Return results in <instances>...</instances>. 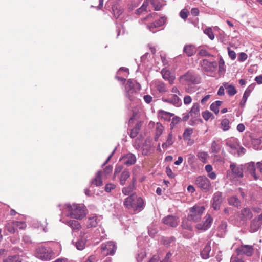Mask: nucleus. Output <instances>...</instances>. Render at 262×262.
<instances>
[{"label": "nucleus", "instance_id": "12", "mask_svg": "<svg viewBox=\"0 0 262 262\" xmlns=\"http://www.w3.org/2000/svg\"><path fill=\"white\" fill-rule=\"evenodd\" d=\"M205 221L202 223L198 224L196 228L198 230L206 231L208 229L211 225L213 219L209 214H207L204 217Z\"/></svg>", "mask_w": 262, "mask_h": 262}, {"label": "nucleus", "instance_id": "40", "mask_svg": "<svg viewBox=\"0 0 262 262\" xmlns=\"http://www.w3.org/2000/svg\"><path fill=\"white\" fill-rule=\"evenodd\" d=\"M222 103L223 102L222 101H216L210 105L211 110L215 114H218L219 112V107L222 105Z\"/></svg>", "mask_w": 262, "mask_h": 262}, {"label": "nucleus", "instance_id": "62", "mask_svg": "<svg viewBox=\"0 0 262 262\" xmlns=\"http://www.w3.org/2000/svg\"><path fill=\"white\" fill-rule=\"evenodd\" d=\"M166 173L168 177L170 178H173L175 177L174 174L173 173L172 170L169 166H167L166 168Z\"/></svg>", "mask_w": 262, "mask_h": 262}, {"label": "nucleus", "instance_id": "2", "mask_svg": "<svg viewBox=\"0 0 262 262\" xmlns=\"http://www.w3.org/2000/svg\"><path fill=\"white\" fill-rule=\"evenodd\" d=\"M67 209V216L77 220H81L86 216V209L83 204L73 203L65 204Z\"/></svg>", "mask_w": 262, "mask_h": 262}, {"label": "nucleus", "instance_id": "28", "mask_svg": "<svg viewBox=\"0 0 262 262\" xmlns=\"http://www.w3.org/2000/svg\"><path fill=\"white\" fill-rule=\"evenodd\" d=\"M163 100L174 105L178 104L179 101V98L176 94H170L168 98H163Z\"/></svg>", "mask_w": 262, "mask_h": 262}, {"label": "nucleus", "instance_id": "38", "mask_svg": "<svg viewBox=\"0 0 262 262\" xmlns=\"http://www.w3.org/2000/svg\"><path fill=\"white\" fill-rule=\"evenodd\" d=\"M47 224L45 222V224H41L38 221L34 223V228L36 229L38 231L47 232L48 230L46 228Z\"/></svg>", "mask_w": 262, "mask_h": 262}, {"label": "nucleus", "instance_id": "49", "mask_svg": "<svg viewBox=\"0 0 262 262\" xmlns=\"http://www.w3.org/2000/svg\"><path fill=\"white\" fill-rule=\"evenodd\" d=\"M204 33L207 35L209 37V38L211 39V40H213L214 38V34L213 33V31H212V28H210V27H208L207 28H206L204 30Z\"/></svg>", "mask_w": 262, "mask_h": 262}, {"label": "nucleus", "instance_id": "33", "mask_svg": "<svg viewBox=\"0 0 262 262\" xmlns=\"http://www.w3.org/2000/svg\"><path fill=\"white\" fill-rule=\"evenodd\" d=\"M101 177H103L101 175V171H98L95 178L92 180V183L97 186H101L102 185Z\"/></svg>", "mask_w": 262, "mask_h": 262}, {"label": "nucleus", "instance_id": "45", "mask_svg": "<svg viewBox=\"0 0 262 262\" xmlns=\"http://www.w3.org/2000/svg\"><path fill=\"white\" fill-rule=\"evenodd\" d=\"M221 127L224 131L228 130L230 128V122L227 119H223L221 123Z\"/></svg>", "mask_w": 262, "mask_h": 262}, {"label": "nucleus", "instance_id": "53", "mask_svg": "<svg viewBox=\"0 0 262 262\" xmlns=\"http://www.w3.org/2000/svg\"><path fill=\"white\" fill-rule=\"evenodd\" d=\"M146 256V253L144 250H141L137 254L136 259L137 262H141Z\"/></svg>", "mask_w": 262, "mask_h": 262}, {"label": "nucleus", "instance_id": "54", "mask_svg": "<svg viewBox=\"0 0 262 262\" xmlns=\"http://www.w3.org/2000/svg\"><path fill=\"white\" fill-rule=\"evenodd\" d=\"M180 118L177 116H175L172 118V121L170 124L171 129H172L174 127L175 125L180 122Z\"/></svg>", "mask_w": 262, "mask_h": 262}, {"label": "nucleus", "instance_id": "29", "mask_svg": "<svg viewBox=\"0 0 262 262\" xmlns=\"http://www.w3.org/2000/svg\"><path fill=\"white\" fill-rule=\"evenodd\" d=\"M72 243L78 250H82L85 248L86 240L84 238H80L75 242L73 241Z\"/></svg>", "mask_w": 262, "mask_h": 262}, {"label": "nucleus", "instance_id": "36", "mask_svg": "<svg viewBox=\"0 0 262 262\" xmlns=\"http://www.w3.org/2000/svg\"><path fill=\"white\" fill-rule=\"evenodd\" d=\"M228 203L230 205L236 207L241 206V201L236 196H232L228 199Z\"/></svg>", "mask_w": 262, "mask_h": 262}, {"label": "nucleus", "instance_id": "34", "mask_svg": "<svg viewBox=\"0 0 262 262\" xmlns=\"http://www.w3.org/2000/svg\"><path fill=\"white\" fill-rule=\"evenodd\" d=\"M3 262H21V259L18 255H13L4 258Z\"/></svg>", "mask_w": 262, "mask_h": 262}, {"label": "nucleus", "instance_id": "48", "mask_svg": "<svg viewBox=\"0 0 262 262\" xmlns=\"http://www.w3.org/2000/svg\"><path fill=\"white\" fill-rule=\"evenodd\" d=\"M158 15L156 13H152L148 15L146 17H144L142 21H153L155 18H157Z\"/></svg>", "mask_w": 262, "mask_h": 262}, {"label": "nucleus", "instance_id": "17", "mask_svg": "<svg viewBox=\"0 0 262 262\" xmlns=\"http://www.w3.org/2000/svg\"><path fill=\"white\" fill-rule=\"evenodd\" d=\"M60 221L67 225L73 230H79L81 228L80 224L76 220L61 219Z\"/></svg>", "mask_w": 262, "mask_h": 262}, {"label": "nucleus", "instance_id": "13", "mask_svg": "<svg viewBox=\"0 0 262 262\" xmlns=\"http://www.w3.org/2000/svg\"><path fill=\"white\" fill-rule=\"evenodd\" d=\"M202 68L206 72H213L217 67V64L215 61H209L207 59H203L201 62Z\"/></svg>", "mask_w": 262, "mask_h": 262}, {"label": "nucleus", "instance_id": "56", "mask_svg": "<svg viewBox=\"0 0 262 262\" xmlns=\"http://www.w3.org/2000/svg\"><path fill=\"white\" fill-rule=\"evenodd\" d=\"M199 55L201 56H207V57H212L213 56L210 54L205 49H200L199 52Z\"/></svg>", "mask_w": 262, "mask_h": 262}, {"label": "nucleus", "instance_id": "16", "mask_svg": "<svg viewBox=\"0 0 262 262\" xmlns=\"http://www.w3.org/2000/svg\"><path fill=\"white\" fill-rule=\"evenodd\" d=\"M162 221L164 224L172 227L177 226L179 222L178 218L172 215H168L164 217Z\"/></svg>", "mask_w": 262, "mask_h": 262}, {"label": "nucleus", "instance_id": "26", "mask_svg": "<svg viewBox=\"0 0 262 262\" xmlns=\"http://www.w3.org/2000/svg\"><path fill=\"white\" fill-rule=\"evenodd\" d=\"M130 172L128 170H123L121 173L119 177L120 184L121 185H124L126 183V181L130 177Z\"/></svg>", "mask_w": 262, "mask_h": 262}, {"label": "nucleus", "instance_id": "9", "mask_svg": "<svg viewBox=\"0 0 262 262\" xmlns=\"http://www.w3.org/2000/svg\"><path fill=\"white\" fill-rule=\"evenodd\" d=\"M35 256L43 260H50L52 257V253L43 246L38 247L36 249Z\"/></svg>", "mask_w": 262, "mask_h": 262}, {"label": "nucleus", "instance_id": "31", "mask_svg": "<svg viewBox=\"0 0 262 262\" xmlns=\"http://www.w3.org/2000/svg\"><path fill=\"white\" fill-rule=\"evenodd\" d=\"M164 127L160 123L157 122L156 124L155 140L158 141L159 137L163 133Z\"/></svg>", "mask_w": 262, "mask_h": 262}, {"label": "nucleus", "instance_id": "3", "mask_svg": "<svg viewBox=\"0 0 262 262\" xmlns=\"http://www.w3.org/2000/svg\"><path fill=\"white\" fill-rule=\"evenodd\" d=\"M140 85L133 79H129L125 85L126 96L131 101L137 99L139 95Z\"/></svg>", "mask_w": 262, "mask_h": 262}, {"label": "nucleus", "instance_id": "8", "mask_svg": "<svg viewBox=\"0 0 262 262\" xmlns=\"http://www.w3.org/2000/svg\"><path fill=\"white\" fill-rule=\"evenodd\" d=\"M117 246L115 243L112 241L107 242L101 245L102 252L105 256L114 255Z\"/></svg>", "mask_w": 262, "mask_h": 262}, {"label": "nucleus", "instance_id": "47", "mask_svg": "<svg viewBox=\"0 0 262 262\" xmlns=\"http://www.w3.org/2000/svg\"><path fill=\"white\" fill-rule=\"evenodd\" d=\"M113 170V167L112 166H106L103 170V171H101V175L102 177H106L110 175Z\"/></svg>", "mask_w": 262, "mask_h": 262}, {"label": "nucleus", "instance_id": "1", "mask_svg": "<svg viewBox=\"0 0 262 262\" xmlns=\"http://www.w3.org/2000/svg\"><path fill=\"white\" fill-rule=\"evenodd\" d=\"M123 205L128 209L137 212L142 211L145 206L143 199L137 196L136 193L131 194L127 197L124 201Z\"/></svg>", "mask_w": 262, "mask_h": 262}, {"label": "nucleus", "instance_id": "39", "mask_svg": "<svg viewBox=\"0 0 262 262\" xmlns=\"http://www.w3.org/2000/svg\"><path fill=\"white\" fill-rule=\"evenodd\" d=\"M197 157L202 163H206L207 162L209 155L205 151H199L197 154Z\"/></svg>", "mask_w": 262, "mask_h": 262}, {"label": "nucleus", "instance_id": "43", "mask_svg": "<svg viewBox=\"0 0 262 262\" xmlns=\"http://www.w3.org/2000/svg\"><path fill=\"white\" fill-rule=\"evenodd\" d=\"M193 133V129L190 128H187L185 130L183 134L184 140L190 141L191 136Z\"/></svg>", "mask_w": 262, "mask_h": 262}, {"label": "nucleus", "instance_id": "58", "mask_svg": "<svg viewBox=\"0 0 262 262\" xmlns=\"http://www.w3.org/2000/svg\"><path fill=\"white\" fill-rule=\"evenodd\" d=\"M227 50L229 56L232 60H234L236 57L235 52L233 50H232L229 47H228Z\"/></svg>", "mask_w": 262, "mask_h": 262}, {"label": "nucleus", "instance_id": "15", "mask_svg": "<svg viewBox=\"0 0 262 262\" xmlns=\"http://www.w3.org/2000/svg\"><path fill=\"white\" fill-rule=\"evenodd\" d=\"M136 179L135 178H132V182L127 186L124 187L122 189V192L125 195H130L134 193L133 191L136 188Z\"/></svg>", "mask_w": 262, "mask_h": 262}, {"label": "nucleus", "instance_id": "27", "mask_svg": "<svg viewBox=\"0 0 262 262\" xmlns=\"http://www.w3.org/2000/svg\"><path fill=\"white\" fill-rule=\"evenodd\" d=\"M227 223L225 221H222L217 228V234L221 237L223 236L227 231Z\"/></svg>", "mask_w": 262, "mask_h": 262}, {"label": "nucleus", "instance_id": "6", "mask_svg": "<svg viewBox=\"0 0 262 262\" xmlns=\"http://www.w3.org/2000/svg\"><path fill=\"white\" fill-rule=\"evenodd\" d=\"M195 184L202 191L206 192L210 190L211 186L210 180L205 176L198 177Z\"/></svg>", "mask_w": 262, "mask_h": 262}, {"label": "nucleus", "instance_id": "7", "mask_svg": "<svg viewBox=\"0 0 262 262\" xmlns=\"http://www.w3.org/2000/svg\"><path fill=\"white\" fill-rule=\"evenodd\" d=\"M235 251L237 255L251 257L254 252V245H246L242 243L241 245L236 248Z\"/></svg>", "mask_w": 262, "mask_h": 262}, {"label": "nucleus", "instance_id": "25", "mask_svg": "<svg viewBox=\"0 0 262 262\" xmlns=\"http://www.w3.org/2000/svg\"><path fill=\"white\" fill-rule=\"evenodd\" d=\"M98 223L97 216L95 215H93L92 216L89 217L88 221H86V227L87 228L95 227Z\"/></svg>", "mask_w": 262, "mask_h": 262}, {"label": "nucleus", "instance_id": "18", "mask_svg": "<svg viewBox=\"0 0 262 262\" xmlns=\"http://www.w3.org/2000/svg\"><path fill=\"white\" fill-rule=\"evenodd\" d=\"M244 166V169H246L247 172L251 174L255 180L258 178V176L256 174V168L254 162H251L246 163Z\"/></svg>", "mask_w": 262, "mask_h": 262}, {"label": "nucleus", "instance_id": "10", "mask_svg": "<svg viewBox=\"0 0 262 262\" xmlns=\"http://www.w3.org/2000/svg\"><path fill=\"white\" fill-rule=\"evenodd\" d=\"M223 199L222 197V193L220 191L215 192L211 200V205L214 210H218L220 209L221 205L222 203Z\"/></svg>", "mask_w": 262, "mask_h": 262}, {"label": "nucleus", "instance_id": "46", "mask_svg": "<svg viewBox=\"0 0 262 262\" xmlns=\"http://www.w3.org/2000/svg\"><path fill=\"white\" fill-rule=\"evenodd\" d=\"M190 115H197L200 113V105L198 103H195L193 104V106L192 107L190 111Z\"/></svg>", "mask_w": 262, "mask_h": 262}, {"label": "nucleus", "instance_id": "42", "mask_svg": "<svg viewBox=\"0 0 262 262\" xmlns=\"http://www.w3.org/2000/svg\"><path fill=\"white\" fill-rule=\"evenodd\" d=\"M16 226L15 222L9 223L5 226V230L8 231L11 234H14L15 232Z\"/></svg>", "mask_w": 262, "mask_h": 262}, {"label": "nucleus", "instance_id": "41", "mask_svg": "<svg viewBox=\"0 0 262 262\" xmlns=\"http://www.w3.org/2000/svg\"><path fill=\"white\" fill-rule=\"evenodd\" d=\"M260 224L258 220H253L250 225V232H255L258 231L259 229Z\"/></svg>", "mask_w": 262, "mask_h": 262}, {"label": "nucleus", "instance_id": "20", "mask_svg": "<svg viewBox=\"0 0 262 262\" xmlns=\"http://www.w3.org/2000/svg\"><path fill=\"white\" fill-rule=\"evenodd\" d=\"M211 250L210 242H208L201 252V256L203 259H208Z\"/></svg>", "mask_w": 262, "mask_h": 262}, {"label": "nucleus", "instance_id": "30", "mask_svg": "<svg viewBox=\"0 0 262 262\" xmlns=\"http://www.w3.org/2000/svg\"><path fill=\"white\" fill-rule=\"evenodd\" d=\"M174 138L173 137L172 133L171 132L168 134L166 141L162 144V146L163 148L166 149L171 146L174 143Z\"/></svg>", "mask_w": 262, "mask_h": 262}, {"label": "nucleus", "instance_id": "63", "mask_svg": "<svg viewBox=\"0 0 262 262\" xmlns=\"http://www.w3.org/2000/svg\"><path fill=\"white\" fill-rule=\"evenodd\" d=\"M15 225L16 227L19 228L20 229H23L26 226V224L24 222L19 221H15Z\"/></svg>", "mask_w": 262, "mask_h": 262}, {"label": "nucleus", "instance_id": "23", "mask_svg": "<svg viewBox=\"0 0 262 262\" xmlns=\"http://www.w3.org/2000/svg\"><path fill=\"white\" fill-rule=\"evenodd\" d=\"M184 53L188 57L193 55L196 52V48L194 45H188L184 47Z\"/></svg>", "mask_w": 262, "mask_h": 262}, {"label": "nucleus", "instance_id": "19", "mask_svg": "<svg viewBox=\"0 0 262 262\" xmlns=\"http://www.w3.org/2000/svg\"><path fill=\"white\" fill-rule=\"evenodd\" d=\"M166 18L164 17H162L159 18L158 20H156L149 25L147 27L150 31H153V29L156 28H158L163 25L166 21Z\"/></svg>", "mask_w": 262, "mask_h": 262}, {"label": "nucleus", "instance_id": "55", "mask_svg": "<svg viewBox=\"0 0 262 262\" xmlns=\"http://www.w3.org/2000/svg\"><path fill=\"white\" fill-rule=\"evenodd\" d=\"M189 13V12L188 10L184 8L181 11L180 16L182 19H186L187 18Z\"/></svg>", "mask_w": 262, "mask_h": 262}, {"label": "nucleus", "instance_id": "4", "mask_svg": "<svg viewBox=\"0 0 262 262\" xmlns=\"http://www.w3.org/2000/svg\"><path fill=\"white\" fill-rule=\"evenodd\" d=\"M200 77L194 72L188 71L180 77L181 82L185 85L196 84L200 82Z\"/></svg>", "mask_w": 262, "mask_h": 262}, {"label": "nucleus", "instance_id": "51", "mask_svg": "<svg viewBox=\"0 0 262 262\" xmlns=\"http://www.w3.org/2000/svg\"><path fill=\"white\" fill-rule=\"evenodd\" d=\"M174 237H164L162 239L163 244L166 246H168L172 242L174 241Z\"/></svg>", "mask_w": 262, "mask_h": 262}, {"label": "nucleus", "instance_id": "35", "mask_svg": "<svg viewBox=\"0 0 262 262\" xmlns=\"http://www.w3.org/2000/svg\"><path fill=\"white\" fill-rule=\"evenodd\" d=\"M241 214L244 219H251L253 216L251 211L248 208H243L241 210Z\"/></svg>", "mask_w": 262, "mask_h": 262}, {"label": "nucleus", "instance_id": "44", "mask_svg": "<svg viewBox=\"0 0 262 262\" xmlns=\"http://www.w3.org/2000/svg\"><path fill=\"white\" fill-rule=\"evenodd\" d=\"M156 88L160 93H164L167 91L166 86L162 82H158L156 84Z\"/></svg>", "mask_w": 262, "mask_h": 262}, {"label": "nucleus", "instance_id": "37", "mask_svg": "<svg viewBox=\"0 0 262 262\" xmlns=\"http://www.w3.org/2000/svg\"><path fill=\"white\" fill-rule=\"evenodd\" d=\"M190 221H192L190 220V219H188V217H187V218L183 219L181 225L182 227L185 229L192 230V226Z\"/></svg>", "mask_w": 262, "mask_h": 262}, {"label": "nucleus", "instance_id": "57", "mask_svg": "<svg viewBox=\"0 0 262 262\" xmlns=\"http://www.w3.org/2000/svg\"><path fill=\"white\" fill-rule=\"evenodd\" d=\"M199 116H194L190 120L189 124L191 125H194L198 124L199 122H202V120L201 119L196 118Z\"/></svg>", "mask_w": 262, "mask_h": 262}, {"label": "nucleus", "instance_id": "5", "mask_svg": "<svg viewBox=\"0 0 262 262\" xmlns=\"http://www.w3.org/2000/svg\"><path fill=\"white\" fill-rule=\"evenodd\" d=\"M205 210V208L202 206H194L190 208L188 215V219L192 221L197 222L202 217V214Z\"/></svg>", "mask_w": 262, "mask_h": 262}, {"label": "nucleus", "instance_id": "64", "mask_svg": "<svg viewBox=\"0 0 262 262\" xmlns=\"http://www.w3.org/2000/svg\"><path fill=\"white\" fill-rule=\"evenodd\" d=\"M139 132V130H138L136 128L134 127L130 130V137L132 138H134L136 137L137 136V135L138 134Z\"/></svg>", "mask_w": 262, "mask_h": 262}, {"label": "nucleus", "instance_id": "59", "mask_svg": "<svg viewBox=\"0 0 262 262\" xmlns=\"http://www.w3.org/2000/svg\"><path fill=\"white\" fill-rule=\"evenodd\" d=\"M115 187H116V185L113 184H112V183L107 184L105 186V190L107 192H110L112 190L115 189Z\"/></svg>", "mask_w": 262, "mask_h": 262}, {"label": "nucleus", "instance_id": "52", "mask_svg": "<svg viewBox=\"0 0 262 262\" xmlns=\"http://www.w3.org/2000/svg\"><path fill=\"white\" fill-rule=\"evenodd\" d=\"M250 90L248 88H247L246 89V90L245 91V92H244V95H243V98H242V100L241 101V104L244 105L245 103H246L247 100V98L248 97H249L250 94Z\"/></svg>", "mask_w": 262, "mask_h": 262}, {"label": "nucleus", "instance_id": "21", "mask_svg": "<svg viewBox=\"0 0 262 262\" xmlns=\"http://www.w3.org/2000/svg\"><path fill=\"white\" fill-rule=\"evenodd\" d=\"M161 73L162 75L163 78L165 80H168L169 83L171 84L173 83L174 77L173 75H171L170 71L165 69H163L162 70Z\"/></svg>", "mask_w": 262, "mask_h": 262}, {"label": "nucleus", "instance_id": "50", "mask_svg": "<svg viewBox=\"0 0 262 262\" xmlns=\"http://www.w3.org/2000/svg\"><path fill=\"white\" fill-rule=\"evenodd\" d=\"M226 90H227V92L228 93V94L230 95V96H233L234 95L237 91L235 88V87L232 85H228L226 88Z\"/></svg>", "mask_w": 262, "mask_h": 262}, {"label": "nucleus", "instance_id": "24", "mask_svg": "<svg viewBox=\"0 0 262 262\" xmlns=\"http://www.w3.org/2000/svg\"><path fill=\"white\" fill-rule=\"evenodd\" d=\"M112 11L114 16L118 18L123 12V8L119 4L116 3L112 6Z\"/></svg>", "mask_w": 262, "mask_h": 262}, {"label": "nucleus", "instance_id": "32", "mask_svg": "<svg viewBox=\"0 0 262 262\" xmlns=\"http://www.w3.org/2000/svg\"><path fill=\"white\" fill-rule=\"evenodd\" d=\"M226 145L232 150L236 149L237 146L236 139L231 138L227 139L226 140Z\"/></svg>", "mask_w": 262, "mask_h": 262}, {"label": "nucleus", "instance_id": "14", "mask_svg": "<svg viewBox=\"0 0 262 262\" xmlns=\"http://www.w3.org/2000/svg\"><path fill=\"white\" fill-rule=\"evenodd\" d=\"M120 161L127 166L134 164L136 162V157L135 155L128 153L122 157Z\"/></svg>", "mask_w": 262, "mask_h": 262}, {"label": "nucleus", "instance_id": "61", "mask_svg": "<svg viewBox=\"0 0 262 262\" xmlns=\"http://www.w3.org/2000/svg\"><path fill=\"white\" fill-rule=\"evenodd\" d=\"M150 4L153 6L155 10L156 11L160 10L162 7V6L159 4H157L155 0H149Z\"/></svg>", "mask_w": 262, "mask_h": 262}, {"label": "nucleus", "instance_id": "11", "mask_svg": "<svg viewBox=\"0 0 262 262\" xmlns=\"http://www.w3.org/2000/svg\"><path fill=\"white\" fill-rule=\"evenodd\" d=\"M230 168L231 170L232 174L233 175L234 178H242L243 177V165H237L236 163H232L230 165Z\"/></svg>", "mask_w": 262, "mask_h": 262}, {"label": "nucleus", "instance_id": "60", "mask_svg": "<svg viewBox=\"0 0 262 262\" xmlns=\"http://www.w3.org/2000/svg\"><path fill=\"white\" fill-rule=\"evenodd\" d=\"M247 55L244 52H242L238 55V60L240 62H243L245 61L247 59Z\"/></svg>", "mask_w": 262, "mask_h": 262}, {"label": "nucleus", "instance_id": "22", "mask_svg": "<svg viewBox=\"0 0 262 262\" xmlns=\"http://www.w3.org/2000/svg\"><path fill=\"white\" fill-rule=\"evenodd\" d=\"M222 145L219 140L213 141L210 149V153H219L221 149Z\"/></svg>", "mask_w": 262, "mask_h": 262}]
</instances>
